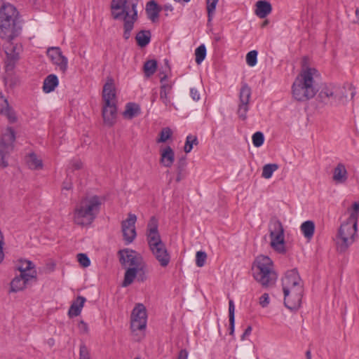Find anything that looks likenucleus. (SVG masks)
<instances>
[{
    "label": "nucleus",
    "instance_id": "34",
    "mask_svg": "<svg viewBox=\"0 0 359 359\" xmlns=\"http://www.w3.org/2000/svg\"><path fill=\"white\" fill-rule=\"evenodd\" d=\"M229 334L233 335L235 329V305L232 299L229 302Z\"/></svg>",
    "mask_w": 359,
    "mask_h": 359
},
{
    "label": "nucleus",
    "instance_id": "38",
    "mask_svg": "<svg viewBox=\"0 0 359 359\" xmlns=\"http://www.w3.org/2000/svg\"><path fill=\"white\" fill-rule=\"evenodd\" d=\"M278 168V165L276 163H269L265 165L262 169V177L265 179L271 177L273 172Z\"/></svg>",
    "mask_w": 359,
    "mask_h": 359
},
{
    "label": "nucleus",
    "instance_id": "59",
    "mask_svg": "<svg viewBox=\"0 0 359 359\" xmlns=\"http://www.w3.org/2000/svg\"><path fill=\"white\" fill-rule=\"evenodd\" d=\"M74 167L75 168V169L78 170V169H80L81 168V162H77L74 165Z\"/></svg>",
    "mask_w": 359,
    "mask_h": 359
},
{
    "label": "nucleus",
    "instance_id": "26",
    "mask_svg": "<svg viewBox=\"0 0 359 359\" xmlns=\"http://www.w3.org/2000/svg\"><path fill=\"white\" fill-rule=\"evenodd\" d=\"M58 78L55 74H51L48 75L43 83V91L46 93L53 92L58 86Z\"/></svg>",
    "mask_w": 359,
    "mask_h": 359
},
{
    "label": "nucleus",
    "instance_id": "16",
    "mask_svg": "<svg viewBox=\"0 0 359 359\" xmlns=\"http://www.w3.org/2000/svg\"><path fill=\"white\" fill-rule=\"evenodd\" d=\"M47 55L52 62L59 69L65 73L67 69L68 60L62 55L61 49L59 47H50L47 50Z\"/></svg>",
    "mask_w": 359,
    "mask_h": 359
},
{
    "label": "nucleus",
    "instance_id": "4",
    "mask_svg": "<svg viewBox=\"0 0 359 359\" xmlns=\"http://www.w3.org/2000/svg\"><path fill=\"white\" fill-rule=\"evenodd\" d=\"M101 205L102 199L97 195L83 198L74 209V222L81 226L90 225L99 214Z\"/></svg>",
    "mask_w": 359,
    "mask_h": 359
},
{
    "label": "nucleus",
    "instance_id": "7",
    "mask_svg": "<svg viewBox=\"0 0 359 359\" xmlns=\"http://www.w3.org/2000/svg\"><path fill=\"white\" fill-rule=\"evenodd\" d=\"M356 93L355 88L350 83L337 86L333 83L325 85L319 93L318 97L325 103H345L348 97L352 100Z\"/></svg>",
    "mask_w": 359,
    "mask_h": 359
},
{
    "label": "nucleus",
    "instance_id": "6",
    "mask_svg": "<svg viewBox=\"0 0 359 359\" xmlns=\"http://www.w3.org/2000/svg\"><path fill=\"white\" fill-rule=\"evenodd\" d=\"M318 74L315 68L307 67L302 71L292 84V95L299 102H305L313 98L318 90L314 76Z\"/></svg>",
    "mask_w": 359,
    "mask_h": 359
},
{
    "label": "nucleus",
    "instance_id": "45",
    "mask_svg": "<svg viewBox=\"0 0 359 359\" xmlns=\"http://www.w3.org/2000/svg\"><path fill=\"white\" fill-rule=\"evenodd\" d=\"M207 259V254L203 251H198L196 254V264L198 267L205 265Z\"/></svg>",
    "mask_w": 359,
    "mask_h": 359
},
{
    "label": "nucleus",
    "instance_id": "20",
    "mask_svg": "<svg viewBox=\"0 0 359 359\" xmlns=\"http://www.w3.org/2000/svg\"><path fill=\"white\" fill-rule=\"evenodd\" d=\"M167 77V75L164 74L162 76H161L160 79V82L161 83L160 90V99L165 106H168L170 102L168 95L170 93L172 88V84L166 82Z\"/></svg>",
    "mask_w": 359,
    "mask_h": 359
},
{
    "label": "nucleus",
    "instance_id": "42",
    "mask_svg": "<svg viewBox=\"0 0 359 359\" xmlns=\"http://www.w3.org/2000/svg\"><path fill=\"white\" fill-rule=\"evenodd\" d=\"M20 264V266L18 267L20 272L35 270V265L32 261L24 259L21 260Z\"/></svg>",
    "mask_w": 359,
    "mask_h": 359
},
{
    "label": "nucleus",
    "instance_id": "61",
    "mask_svg": "<svg viewBox=\"0 0 359 359\" xmlns=\"http://www.w3.org/2000/svg\"><path fill=\"white\" fill-rule=\"evenodd\" d=\"M164 61H165V65H166L168 71H170V67L169 66L168 60L165 59Z\"/></svg>",
    "mask_w": 359,
    "mask_h": 359
},
{
    "label": "nucleus",
    "instance_id": "10",
    "mask_svg": "<svg viewBox=\"0 0 359 359\" xmlns=\"http://www.w3.org/2000/svg\"><path fill=\"white\" fill-rule=\"evenodd\" d=\"M270 232L271 246L278 253L285 254L284 229L282 223L277 219H272L269 225Z\"/></svg>",
    "mask_w": 359,
    "mask_h": 359
},
{
    "label": "nucleus",
    "instance_id": "39",
    "mask_svg": "<svg viewBox=\"0 0 359 359\" xmlns=\"http://www.w3.org/2000/svg\"><path fill=\"white\" fill-rule=\"evenodd\" d=\"M195 60L198 65H200L205 58L206 56V48L204 44L200 45L195 50Z\"/></svg>",
    "mask_w": 359,
    "mask_h": 359
},
{
    "label": "nucleus",
    "instance_id": "51",
    "mask_svg": "<svg viewBox=\"0 0 359 359\" xmlns=\"http://www.w3.org/2000/svg\"><path fill=\"white\" fill-rule=\"evenodd\" d=\"M190 95L194 101H198L200 99V94L194 88L190 89Z\"/></svg>",
    "mask_w": 359,
    "mask_h": 359
},
{
    "label": "nucleus",
    "instance_id": "33",
    "mask_svg": "<svg viewBox=\"0 0 359 359\" xmlns=\"http://www.w3.org/2000/svg\"><path fill=\"white\" fill-rule=\"evenodd\" d=\"M27 163L29 168L32 170H38L42 168V161L38 158L37 156L34 153H30L26 159Z\"/></svg>",
    "mask_w": 359,
    "mask_h": 359
},
{
    "label": "nucleus",
    "instance_id": "41",
    "mask_svg": "<svg viewBox=\"0 0 359 359\" xmlns=\"http://www.w3.org/2000/svg\"><path fill=\"white\" fill-rule=\"evenodd\" d=\"M137 280L138 282H144L147 279V271L146 269V266L144 263H142L137 268Z\"/></svg>",
    "mask_w": 359,
    "mask_h": 359
},
{
    "label": "nucleus",
    "instance_id": "35",
    "mask_svg": "<svg viewBox=\"0 0 359 359\" xmlns=\"http://www.w3.org/2000/svg\"><path fill=\"white\" fill-rule=\"evenodd\" d=\"M156 69L157 62L156 60H149L144 64V73L147 77H150L152 76L156 72Z\"/></svg>",
    "mask_w": 359,
    "mask_h": 359
},
{
    "label": "nucleus",
    "instance_id": "36",
    "mask_svg": "<svg viewBox=\"0 0 359 359\" xmlns=\"http://www.w3.org/2000/svg\"><path fill=\"white\" fill-rule=\"evenodd\" d=\"M219 0H207L206 9L208 13V22L210 23L213 19L217 4Z\"/></svg>",
    "mask_w": 359,
    "mask_h": 359
},
{
    "label": "nucleus",
    "instance_id": "18",
    "mask_svg": "<svg viewBox=\"0 0 359 359\" xmlns=\"http://www.w3.org/2000/svg\"><path fill=\"white\" fill-rule=\"evenodd\" d=\"M120 262L122 265L128 264L131 267H138L143 262L142 258L136 255L134 250H123L118 252Z\"/></svg>",
    "mask_w": 359,
    "mask_h": 359
},
{
    "label": "nucleus",
    "instance_id": "30",
    "mask_svg": "<svg viewBox=\"0 0 359 359\" xmlns=\"http://www.w3.org/2000/svg\"><path fill=\"white\" fill-rule=\"evenodd\" d=\"M300 229L304 237L309 240L313 238L315 231V224L313 221L308 220L303 222Z\"/></svg>",
    "mask_w": 359,
    "mask_h": 359
},
{
    "label": "nucleus",
    "instance_id": "62",
    "mask_svg": "<svg viewBox=\"0 0 359 359\" xmlns=\"http://www.w3.org/2000/svg\"><path fill=\"white\" fill-rule=\"evenodd\" d=\"M4 257V252H0V263L3 261Z\"/></svg>",
    "mask_w": 359,
    "mask_h": 359
},
{
    "label": "nucleus",
    "instance_id": "40",
    "mask_svg": "<svg viewBox=\"0 0 359 359\" xmlns=\"http://www.w3.org/2000/svg\"><path fill=\"white\" fill-rule=\"evenodd\" d=\"M172 135V132L170 128H163L159 133V138L156 140L158 143L165 142Z\"/></svg>",
    "mask_w": 359,
    "mask_h": 359
},
{
    "label": "nucleus",
    "instance_id": "12",
    "mask_svg": "<svg viewBox=\"0 0 359 359\" xmlns=\"http://www.w3.org/2000/svg\"><path fill=\"white\" fill-rule=\"evenodd\" d=\"M147 311L142 304H138L133 309L131 313L130 329L134 333L140 331L142 332L147 326Z\"/></svg>",
    "mask_w": 359,
    "mask_h": 359
},
{
    "label": "nucleus",
    "instance_id": "58",
    "mask_svg": "<svg viewBox=\"0 0 359 359\" xmlns=\"http://www.w3.org/2000/svg\"><path fill=\"white\" fill-rule=\"evenodd\" d=\"M306 359H311V352L310 350H307L306 352Z\"/></svg>",
    "mask_w": 359,
    "mask_h": 359
},
{
    "label": "nucleus",
    "instance_id": "27",
    "mask_svg": "<svg viewBox=\"0 0 359 359\" xmlns=\"http://www.w3.org/2000/svg\"><path fill=\"white\" fill-rule=\"evenodd\" d=\"M160 11L161 8L155 1L151 0L147 4L146 13L147 18L153 22L158 20Z\"/></svg>",
    "mask_w": 359,
    "mask_h": 359
},
{
    "label": "nucleus",
    "instance_id": "32",
    "mask_svg": "<svg viewBox=\"0 0 359 359\" xmlns=\"http://www.w3.org/2000/svg\"><path fill=\"white\" fill-rule=\"evenodd\" d=\"M187 158L186 157L180 158L177 162V177L176 182H180L182 179L185 177L186 167H187Z\"/></svg>",
    "mask_w": 359,
    "mask_h": 359
},
{
    "label": "nucleus",
    "instance_id": "5",
    "mask_svg": "<svg viewBox=\"0 0 359 359\" xmlns=\"http://www.w3.org/2000/svg\"><path fill=\"white\" fill-rule=\"evenodd\" d=\"M158 226L157 219L151 217L147 226V240L154 257L162 267H166L170 262V255L161 240Z\"/></svg>",
    "mask_w": 359,
    "mask_h": 359
},
{
    "label": "nucleus",
    "instance_id": "57",
    "mask_svg": "<svg viewBox=\"0 0 359 359\" xmlns=\"http://www.w3.org/2000/svg\"><path fill=\"white\" fill-rule=\"evenodd\" d=\"M72 187V185L70 182H65L62 189L66 190H70Z\"/></svg>",
    "mask_w": 359,
    "mask_h": 359
},
{
    "label": "nucleus",
    "instance_id": "23",
    "mask_svg": "<svg viewBox=\"0 0 359 359\" xmlns=\"http://www.w3.org/2000/svg\"><path fill=\"white\" fill-rule=\"evenodd\" d=\"M333 181L336 184H344L348 179V172L343 163H338L333 170Z\"/></svg>",
    "mask_w": 359,
    "mask_h": 359
},
{
    "label": "nucleus",
    "instance_id": "24",
    "mask_svg": "<svg viewBox=\"0 0 359 359\" xmlns=\"http://www.w3.org/2000/svg\"><path fill=\"white\" fill-rule=\"evenodd\" d=\"M272 11L270 2L266 0H259L256 3L255 14L260 18H264Z\"/></svg>",
    "mask_w": 359,
    "mask_h": 359
},
{
    "label": "nucleus",
    "instance_id": "14",
    "mask_svg": "<svg viewBox=\"0 0 359 359\" xmlns=\"http://www.w3.org/2000/svg\"><path fill=\"white\" fill-rule=\"evenodd\" d=\"M10 44L6 48V70L11 71L15 67V63L20 59V53L22 50L20 43L14 44L12 41L8 42Z\"/></svg>",
    "mask_w": 359,
    "mask_h": 359
},
{
    "label": "nucleus",
    "instance_id": "19",
    "mask_svg": "<svg viewBox=\"0 0 359 359\" xmlns=\"http://www.w3.org/2000/svg\"><path fill=\"white\" fill-rule=\"evenodd\" d=\"M102 115L104 125L111 127L116 121L117 107L116 103L110 104L109 107L103 104Z\"/></svg>",
    "mask_w": 359,
    "mask_h": 359
},
{
    "label": "nucleus",
    "instance_id": "31",
    "mask_svg": "<svg viewBox=\"0 0 359 359\" xmlns=\"http://www.w3.org/2000/svg\"><path fill=\"white\" fill-rule=\"evenodd\" d=\"M137 267H129L125 272L122 287H126L131 285L137 278Z\"/></svg>",
    "mask_w": 359,
    "mask_h": 359
},
{
    "label": "nucleus",
    "instance_id": "63",
    "mask_svg": "<svg viewBox=\"0 0 359 359\" xmlns=\"http://www.w3.org/2000/svg\"><path fill=\"white\" fill-rule=\"evenodd\" d=\"M0 240L1 241L4 240V236H3V233L1 230H0Z\"/></svg>",
    "mask_w": 359,
    "mask_h": 359
},
{
    "label": "nucleus",
    "instance_id": "29",
    "mask_svg": "<svg viewBox=\"0 0 359 359\" xmlns=\"http://www.w3.org/2000/svg\"><path fill=\"white\" fill-rule=\"evenodd\" d=\"M151 32L149 30H141L135 36L137 43L140 47H145L151 41Z\"/></svg>",
    "mask_w": 359,
    "mask_h": 359
},
{
    "label": "nucleus",
    "instance_id": "46",
    "mask_svg": "<svg viewBox=\"0 0 359 359\" xmlns=\"http://www.w3.org/2000/svg\"><path fill=\"white\" fill-rule=\"evenodd\" d=\"M36 271L32 270L31 271H22L20 272V277L22 278L26 283H27L31 279L36 278Z\"/></svg>",
    "mask_w": 359,
    "mask_h": 359
},
{
    "label": "nucleus",
    "instance_id": "25",
    "mask_svg": "<svg viewBox=\"0 0 359 359\" xmlns=\"http://www.w3.org/2000/svg\"><path fill=\"white\" fill-rule=\"evenodd\" d=\"M86 301V299L85 297L78 296L69 307L68 311L69 316L72 318L79 316Z\"/></svg>",
    "mask_w": 359,
    "mask_h": 359
},
{
    "label": "nucleus",
    "instance_id": "53",
    "mask_svg": "<svg viewBox=\"0 0 359 359\" xmlns=\"http://www.w3.org/2000/svg\"><path fill=\"white\" fill-rule=\"evenodd\" d=\"M359 211V202H355L353 204V210L350 215V217L352 216V215L354 213L355 214V218H354V221H356L357 222V217H358V212Z\"/></svg>",
    "mask_w": 359,
    "mask_h": 359
},
{
    "label": "nucleus",
    "instance_id": "15",
    "mask_svg": "<svg viewBox=\"0 0 359 359\" xmlns=\"http://www.w3.org/2000/svg\"><path fill=\"white\" fill-rule=\"evenodd\" d=\"M137 217L135 214L129 213L128 217L121 223L123 239L127 244L132 243L136 237L135 222Z\"/></svg>",
    "mask_w": 359,
    "mask_h": 359
},
{
    "label": "nucleus",
    "instance_id": "43",
    "mask_svg": "<svg viewBox=\"0 0 359 359\" xmlns=\"http://www.w3.org/2000/svg\"><path fill=\"white\" fill-rule=\"evenodd\" d=\"M257 51L255 50L247 53L246 62L250 67H254L257 64Z\"/></svg>",
    "mask_w": 359,
    "mask_h": 359
},
{
    "label": "nucleus",
    "instance_id": "48",
    "mask_svg": "<svg viewBox=\"0 0 359 359\" xmlns=\"http://www.w3.org/2000/svg\"><path fill=\"white\" fill-rule=\"evenodd\" d=\"M79 264L83 267H88L90 264V260L88 257L83 253H79L77 255Z\"/></svg>",
    "mask_w": 359,
    "mask_h": 359
},
{
    "label": "nucleus",
    "instance_id": "2",
    "mask_svg": "<svg viewBox=\"0 0 359 359\" xmlns=\"http://www.w3.org/2000/svg\"><path fill=\"white\" fill-rule=\"evenodd\" d=\"M139 0H111V11L114 20H123V38L128 39L135 22L137 20V6Z\"/></svg>",
    "mask_w": 359,
    "mask_h": 359
},
{
    "label": "nucleus",
    "instance_id": "55",
    "mask_svg": "<svg viewBox=\"0 0 359 359\" xmlns=\"http://www.w3.org/2000/svg\"><path fill=\"white\" fill-rule=\"evenodd\" d=\"M252 332V327L250 325L248 326L247 328L245 330L243 334L241 335V340H244L246 337L249 336L251 334Z\"/></svg>",
    "mask_w": 359,
    "mask_h": 359
},
{
    "label": "nucleus",
    "instance_id": "52",
    "mask_svg": "<svg viewBox=\"0 0 359 359\" xmlns=\"http://www.w3.org/2000/svg\"><path fill=\"white\" fill-rule=\"evenodd\" d=\"M79 329L81 332L82 333H88V326L87 323H86L84 321L81 320L79 323Z\"/></svg>",
    "mask_w": 359,
    "mask_h": 359
},
{
    "label": "nucleus",
    "instance_id": "37",
    "mask_svg": "<svg viewBox=\"0 0 359 359\" xmlns=\"http://www.w3.org/2000/svg\"><path fill=\"white\" fill-rule=\"evenodd\" d=\"M27 283L20 278V276L14 278L11 283V290L12 292H18L24 289Z\"/></svg>",
    "mask_w": 359,
    "mask_h": 359
},
{
    "label": "nucleus",
    "instance_id": "47",
    "mask_svg": "<svg viewBox=\"0 0 359 359\" xmlns=\"http://www.w3.org/2000/svg\"><path fill=\"white\" fill-rule=\"evenodd\" d=\"M79 359H90L89 350L84 344L80 345Z\"/></svg>",
    "mask_w": 359,
    "mask_h": 359
},
{
    "label": "nucleus",
    "instance_id": "64",
    "mask_svg": "<svg viewBox=\"0 0 359 359\" xmlns=\"http://www.w3.org/2000/svg\"><path fill=\"white\" fill-rule=\"evenodd\" d=\"M156 95H154L151 99V102H154L156 100Z\"/></svg>",
    "mask_w": 359,
    "mask_h": 359
},
{
    "label": "nucleus",
    "instance_id": "1",
    "mask_svg": "<svg viewBox=\"0 0 359 359\" xmlns=\"http://www.w3.org/2000/svg\"><path fill=\"white\" fill-rule=\"evenodd\" d=\"M21 32L19 12L12 4L4 3L0 6V38L10 42L19 36Z\"/></svg>",
    "mask_w": 359,
    "mask_h": 359
},
{
    "label": "nucleus",
    "instance_id": "60",
    "mask_svg": "<svg viewBox=\"0 0 359 359\" xmlns=\"http://www.w3.org/2000/svg\"><path fill=\"white\" fill-rule=\"evenodd\" d=\"M4 245V240H2V241L0 240V252H4L3 251Z\"/></svg>",
    "mask_w": 359,
    "mask_h": 359
},
{
    "label": "nucleus",
    "instance_id": "22",
    "mask_svg": "<svg viewBox=\"0 0 359 359\" xmlns=\"http://www.w3.org/2000/svg\"><path fill=\"white\" fill-rule=\"evenodd\" d=\"M0 101H2L0 114L6 116L11 123L17 121V116L13 109L9 105L8 100L4 96H0Z\"/></svg>",
    "mask_w": 359,
    "mask_h": 359
},
{
    "label": "nucleus",
    "instance_id": "21",
    "mask_svg": "<svg viewBox=\"0 0 359 359\" xmlns=\"http://www.w3.org/2000/svg\"><path fill=\"white\" fill-rule=\"evenodd\" d=\"M160 153V163L166 168L171 167L175 161V152L173 149L170 146H167L163 149H161Z\"/></svg>",
    "mask_w": 359,
    "mask_h": 359
},
{
    "label": "nucleus",
    "instance_id": "49",
    "mask_svg": "<svg viewBox=\"0 0 359 359\" xmlns=\"http://www.w3.org/2000/svg\"><path fill=\"white\" fill-rule=\"evenodd\" d=\"M259 304L265 308L269 304V297L267 293H264L259 298Z\"/></svg>",
    "mask_w": 359,
    "mask_h": 359
},
{
    "label": "nucleus",
    "instance_id": "54",
    "mask_svg": "<svg viewBox=\"0 0 359 359\" xmlns=\"http://www.w3.org/2000/svg\"><path fill=\"white\" fill-rule=\"evenodd\" d=\"M188 351L187 349H182L178 354L177 359H187L188 358Z\"/></svg>",
    "mask_w": 359,
    "mask_h": 359
},
{
    "label": "nucleus",
    "instance_id": "11",
    "mask_svg": "<svg viewBox=\"0 0 359 359\" xmlns=\"http://www.w3.org/2000/svg\"><path fill=\"white\" fill-rule=\"evenodd\" d=\"M15 140V131L12 128H8L7 132L0 137V167L2 168L8 165L7 158L13 149L12 143Z\"/></svg>",
    "mask_w": 359,
    "mask_h": 359
},
{
    "label": "nucleus",
    "instance_id": "28",
    "mask_svg": "<svg viewBox=\"0 0 359 359\" xmlns=\"http://www.w3.org/2000/svg\"><path fill=\"white\" fill-rule=\"evenodd\" d=\"M141 114L140 106L135 102H128L126 105V109L123 116L127 119H132Z\"/></svg>",
    "mask_w": 359,
    "mask_h": 359
},
{
    "label": "nucleus",
    "instance_id": "3",
    "mask_svg": "<svg viewBox=\"0 0 359 359\" xmlns=\"http://www.w3.org/2000/svg\"><path fill=\"white\" fill-rule=\"evenodd\" d=\"M285 306L290 310L300 307L303 297V285L297 269L287 271L282 279Z\"/></svg>",
    "mask_w": 359,
    "mask_h": 359
},
{
    "label": "nucleus",
    "instance_id": "17",
    "mask_svg": "<svg viewBox=\"0 0 359 359\" xmlns=\"http://www.w3.org/2000/svg\"><path fill=\"white\" fill-rule=\"evenodd\" d=\"M102 97L104 102V104H107V107H109L110 104L116 102V88L114 81L111 77L107 78L103 86Z\"/></svg>",
    "mask_w": 359,
    "mask_h": 359
},
{
    "label": "nucleus",
    "instance_id": "50",
    "mask_svg": "<svg viewBox=\"0 0 359 359\" xmlns=\"http://www.w3.org/2000/svg\"><path fill=\"white\" fill-rule=\"evenodd\" d=\"M193 144L191 140V135H189L186 138V142L184 147L185 153H189L193 149Z\"/></svg>",
    "mask_w": 359,
    "mask_h": 359
},
{
    "label": "nucleus",
    "instance_id": "44",
    "mask_svg": "<svg viewBox=\"0 0 359 359\" xmlns=\"http://www.w3.org/2000/svg\"><path fill=\"white\" fill-rule=\"evenodd\" d=\"M252 143L255 147H261L264 142V136L262 132H256L253 134L252 137Z\"/></svg>",
    "mask_w": 359,
    "mask_h": 359
},
{
    "label": "nucleus",
    "instance_id": "8",
    "mask_svg": "<svg viewBox=\"0 0 359 359\" xmlns=\"http://www.w3.org/2000/svg\"><path fill=\"white\" fill-rule=\"evenodd\" d=\"M252 270L254 278L262 287H266L274 285L278 278L273 261L268 256L257 257L252 264Z\"/></svg>",
    "mask_w": 359,
    "mask_h": 359
},
{
    "label": "nucleus",
    "instance_id": "13",
    "mask_svg": "<svg viewBox=\"0 0 359 359\" xmlns=\"http://www.w3.org/2000/svg\"><path fill=\"white\" fill-rule=\"evenodd\" d=\"M251 97V88L247 83L242 85L239 93V101L238 115L242 120L247 118V112L249 110V101Z\"/></svg>",
    "mask_w": 359,
    "mask_h": 359
},
{
    "label": "nucleus",
    "instance_id": "9",
    "mask_svg": "<svg viewBox=\"0 0 359 359\" xmlns=\"http://www.w3.org/2000/svg\"><path fill=\"white\" fill-rule=\"evenodd\" d=\"M355 214L349 217L348 221L341 224L336 236L337 250L345 252L352 245L357 237V222L354 221Z\"/></svg>",
    "mask_w": 359,
    "mask_h": 359
},
{
    "label": "nucleus",
    "instance_id": "56",
    "mask_svg": "<svg viewBox=\"0 0 359 359\" xmlns=\"http://www.w3.org/2000/svg\"><path fill=\"white\" fill-rule=\"evenodd\" d=\"M191 140L193 145H197L198 144V140L196 136L191 135Z\"/></svg>",
    "mask_w": 359,
    "mask_h": 359
}]
</instances>
